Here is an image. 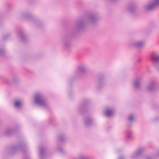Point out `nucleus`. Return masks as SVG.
Wrapping results in <instances>:
<instances>
[{"mask_svg":"<svg viewBox=\"0 0 159 159\" xmlns=\"http://www.w3.org/2000/svg\"><path fill=\"white\" fill-rule=\"evenodd\" d=\"M99 18V14L98 12H94L89 13L88 15L86 21L83 19H80L77 21L76 24V30L82 31L85 27L86 24L95 25L98 22Z\"/></svg>","mask_w":159,"mask_h":159,"instance_id":"f257e3e1","label":"nucleus"},{"mask_svg":"<svg viewBox=\"0 0 159 159\" xmlns=\"http://www.w3.org/2000/svg\"><path fill=\"white\" fill-rule=\"evenodd\" d=\"M27 149V146L25 143L23 141H20L16 145L11 146L8 149V152L10 154H13L19 151L24 153Z\"/></svg>","mask_w":159,"mask_h":159,"instance_id":"f03ea898","label":"nucleus"},{"mask_svg":"<svg viewBox=\"0 0 159 159\" xmlns=\"http://www.w3.org/2000/svg\"><path fill=\"white\" fill-rule=\"evenodd\" d=\"M76 25L74 29L71 33H67L62 37L61 41L62 43L66 47H68L71 44V39L74 35L78 32L76 30Z\"/></svg>","mask_w":159,"mask_h":159,"instance_id":"7ed1b4c3","label":"nucleus"},{"mask_svg":"<svg viewBox=\"0 0 159 159\" xmlns=\"http://www.w3.org/2000/svg\"><path fill=\"white\" fill-rule=\"evenodd\" d=\"M22 18L27 20H31L32 23L34 24L38 27L41 28L43 25L42 23L38 19L33 17L30 13L24 12L21 15Z\"/></svg>","mask_w":159,"mask_h":159,"instance_id":"20e7f679","label":"nucleus"},{"mask_svg":"<svg viewBox=\"0 0 159 159\" xmlns=\"http://www.w3.org/2000/svg\"><path fill=\"white\" fill-rule=\"evenodd\" d=\"M35 102L41 106L44 107H48L47 104L45 102V99L44 96L40 93H36L35 97Z\"/></svg>","mask_w":159,"mask_h":159,"instance_id":"39448f33","label":"nucleus"},{"mask_svg":"<svg viewBox=\"0 0 159 159\" xmlns=\"http://www.w3.org/2000/svg\"><path fill=\"white\" fill-rule=\"evenodd\" d=\"M151 58L153 66L159 72V55L157 53L153 52L151 54Z\"/></svg>","mask_w":159,"mask_h":159,"instance_id":"423d86ee","label":"nucleus"},{"mask_svg":"<svg viewBox=\"0 0 159 159\" xmlns=\"http://www.w3.org/2000/svg\"><path fill=\"white\" fill-rule=\"evenodd\" d=\"M88 102V100L84 99L82 102L81 105L78 108V112L82 114L84 113L86 111Z\"/></svg>","mask_w":159,"mask_h":159,"instance_id":"0eeeda50","label":"nucleus"},{"mask_svg":"<svg viewBox=\"0 0 159 159\" xmlns=\"http://www.w3.org/2000/svg\"><path fill=\"white\" fill-rule=\"evenodd\" d=\"M159 6V0H152L149 4L145 6V8L148 10L151 11Z\"/></svg>","mask_w":159,"mask_h":159,"instance_id":"6e6552de","label":"nucleus"},{"mask_svg":"<svg viewBox=\"0 0 159 159\" xmlns=\"http://www.w3.org/2000/svg\"><path fill=\"white\" fill-rule=\"evenodd\" d=\"M18 127V126L16 125L11 127L7 128L4 133V135L7 136H11L17 131Z\"/></svg>","mask_w":159,"mask_h":159,"instance_id":"1a4fd4ad","label":"nucleus"},{"mask_svg":"<svg viewBox=\"0 0 159 159\" xmlns=\"http://www.w3.org/2000/svg\"><path fill=\"white\" fill-rule=\"evenodd\" d=\"M145 150L146 148L144 147L139 148L131 155V157L134 158L140 157L142 155L143 152L145 151Z\"/></svg>","mask_w":159,"mask_h":159,"instance_id":"9d476101","label":"nucleus"},{"mask_svg":"<svg viewBox=\"0 0 159 159\" xmlns=\"http://www.w3.org/2000/svg\"><path fill=\"white\" fill-rule=\"evenodd\" d=\"M136 8V4L134 3H130L128 5L127 9L130 13L133 15H134L135 13V10Z\"/></svg>","mask_w":159,"mask_h":159,"instance_id":"9b49d317","label":"nucleus"},{"mask_svg":"<svg viewBox=\"0 0 159 159\" xmlns=\"http://www.w3.org/2000/svg\"><path fill=\"white\" fill-rule=\"evenodd\" d=\"M87 70V67L85 66H81L79 68L77 74L79 76H81L82 74H84L86 72Z\"/></svg>","mask_w":159,"mask_h":159,"instance_id":"f8f14e48","label":"nucleus"},{"mask_svg":"<svg viewBox=\"0 0 159 159\" xmlns=\"http://www.w3.org/2000/svg\"><path fill=\"white\" fill-rule=\"evenodd\" d=\"M145 44V41L143 40H139L134 42L133 45L137 48H141L143 47Z\"/></svg>","mask_w":159,"mask_h":159,"instance_id":"ddd939ff","label":"nucleus"},{"mask_svg":"<svg viewBox=\"0 0 159 159\" xmlns=\"http://www.w3.org/2000/svg\"><path fill=\"white\" fill-rule=\"evenodd\" d=\"M19 35L22 42L24 43L27 42L28 40V38L26 36L25 32L23 30H21L19 33Z\"/></svg>","mask_w":159,"mask_h":159,"instance_id":"4468645a","label":"nucleus"},{"mask_svg":"<svg viewBox=\"0 0 159 159\" xmlns=\"http://www.w3.org/2000/svg\"><path fill=\"white\" fill-rule=\"evenodd\" d=\"M104 79V77L102 76L99 77L98 79V85L97 88L98 90L100 89L104 85V83L103 82Z\"/></svg>","mask_w":159,"mask_h":159,"instance_id":"2eb2a0df","label":"nucleus"},{"mask_svg":"<svg viewBox=\"0 0 159 159\" xmlns=\"http://www.w3.org/2000/svg\"><path fill=\"white\" fill-rule=\"evenodd\" d=\"M84 125L85 127H89L91 125L93 120L90 117H86L84 120Z\"/></svg>","mask_w":159,"mask_h":159,"instance_id":"dca6fc26","label":"nucleus"},{"mask_svg":"<svg viewBox=\"0 0 159 159\" xmlns=\"http://www.w3.org/2000/svg\"><path fill=\"white\" fill-rule=\"evenodd\" d=\"M156 84L153 82L150 83L147 87V89L149 91H154L156 89Z\"/></svg>","mask_w":159,"mask_h":159,"instance_id":"f3484780","label":"nucleus"},{"mask_svg":"<svg viewBox=\"0 0 159 159\" xmlns=\"http://www.w3.org/2000/svg\"><path fill=\"white\" fill-rule=\"evenodd\" d=\"M133 85L135 89H139L141 86L140 79H135L134 81Z\"/></svg>","mask_w":159,"mask_h":159,"instance_id":"a211bd4d","label":"nucleus"},{"mask_svg":"<svg viewBox=\"0 0 159 159\" xmlns=\"http://www.w3.org/2000/svg\"><path fill=\"white\" fill-rule=\"evenodd\" d=\"M39 157L40 159H43L44 155V152H46V150L43 147H41L39 148Z\"/></svg>","mask_w":159,"mask_h":159,"instance_id":"6ab92c4d","label":"nucleus"},{"mask_svg":"<svg viewBox=\"0 0 159 159\" xmlns=\"http://www.w3.org/2000/svg\"><path fill=\"white\" fill-rule=\"evenodd\" d=\"M127 137L129 139H133L134 138L133 136V132L130 129H128L125 131Z\"/></svg>","mask_w":159,"mask_h":159,"instance_id":"aec40b11","label":"nucleus"},{"mask_svg":"<svg viewBox=\"0 0 159 159\" xmlns=\"http://www.w3.org/2000/svg\"><path fill=\"white\" fill-rule=\"evenodd\" d=\"M105 113L107 116L110 117L113 114V111L112 109H106L105 110Z\"/></svg>","mask_w":159,"mask_h":159,"instance_id":"412c9836","label":"nucleus"},{"mask_svg":"<svg viewBox=\"0 0 159 159\" xmlns=\"http://www.w3.org/2000/svg\"><path fill=\"white\" fill-rule=\"evenodd\" d=\"M57 150L59 153L61 155H64L66 153L65 151L61 147H59L57 148Z\"/></svg>","mask_w":159,"mask_h":159,"instance_id":"4be33fe9","label":"nucleus"},{"mask_svg":"<svg viewBox=\"0 0 159 159\" xmlns=\"http://www.w3.org/2000/svg\"><path fill=\"white\" fill-rule=\"evenodd\" d=\"M14 107L16 108H19L21 107L22 104L21 102L19 101H16L14 102Z\"/></svg>","mask_w":159,"mask_h":159,"instance_id":"5701e85b","label":"nucleus"},{"mask_svg":"<svg viewBox=\"0 0 159 159\" xmlns=\"http://www.w3.org/2000/svg\"><path fill=\"white\" fill-rule=\"evenodd\" d=\"M59 140L62 142H64L66 140V137L63 134H61L58 136Z\"/></svg>","mask_w":159,"mask_h":159,"instance_id":"b1692460","label":"nucleus"},{"mask_svg":"<svg viewBox=\"0 0 159 159\" xmlns=\"http://www.w3.org/2000/svg\"><path fill=\"white\" fill-rule=\"evenodd\" d=\"M127 119L129 122H131L134 120V118L132 115L131 114L128 116Z\"/></svg>","mask_w":159,"mask_h":159,"instance_id":"393cba45","label":"nucleus"},{"mask_svg":"<svg viewBox=\"0 0 159 159\" xmlns=\"http://www.w3.org/2000/svg\"><path fill=\"white\" fill-rule=\"evenodd\" d=\"M80 159H89L88 157L85 155H80L79 156Z\"/></svg>","mask_w":159,"mask_h":159,"instance_id":"a878e982","label":"nucleus"},{"mask_svg":"<svg viewBox=\"0 0 159 159\" xmlns=\"http://www.w3.org/2000/svg\"><path fill=\"white\" fill-rule=\"evenodd\" d=\"M5 51L4 49L0 48V55L3 56L5 53Z\"/></svg>","mask_w":159,"mask_h":159,"instance_id":"bb28decb","label":"nucleus"},{"mask_svg":"<svg viewBox=\"0 0 159 159\" xmlns=\"http://www.w3.org/2000/svg\"><path fill=\"white\" fill-rule=\"evenodd\" d=\"M12 80L15 83H16L19 81L18 78L16 77H14L12 78Z\"/></svg>","mask_w":159,"mask_h":159,"instance_id":"cd10ccee","label":"nucleus"},{"mask_svg":"<svg viewBox=\"0 0 159 159\" xmlns=\"http://www.w3.org/2000/svg\"><path fill=\"white\" fill-rule=\"evenodd\" d=\"M10 36V34H8L5 35L3 37V39L4 40L7 39Z\"/></svg>","mask_w":159,"mask_h":159,"instance_id":"c85d7f7f","label":"nucleus"},{"mask_svg":"<svg viewBox=\"0 0 159 159\" xmlns=\"http://www.w3.org/2000/svg\"><path fill=\"white\" fill-rule=\"evenodd\" d=\"M159 120V118L158 117H157L154 118L153 120V122L154 123L157 122Z\"/></svg>","mask_w":159,"mask_h":159,"instance_id":"c756f323","label":"nucleus"},{"mask_svg":"<svg viewBox=\"0 0 159 159\" xmlns=\"http://www.w3.org/2000/svg\"><path fill=\"white\" fill-rule=\"evenodd\" d=\"M117 159H125V157L121 155L118 157Z\"/></svg>","mask_w":159,"mask_h":159,"instance_id":"7c9ffc66","label":"nucleus"},{"mask_svg":"<svg viewBox=\"0 0 159 159\" xmlns=\"http://www.w3.org/2000/svg\"><path fill=\"white\" fill-rule=\"evenodd\" d=\"M127 126L129 127H130L132 126V124L130 123H128L127 124Z\"/></svg>","mask_w":159,"mask_h":159,"instance_id":"2f4dec72","label":"nucleus"},{"mask_svg":"<svg viewBox=\"0 0 159 159\" xmlns=\"http://www.w3.org/2000/svg\"><path fill=\"white\" fill-rule=\"evenodd\" d=\"M154 159V158L152 157H148L146 158V159Z\"/></svg>","mask_w":159,"mask_h":159,"instance_id":"473e14b6","label":"nucleus"},{"mask_svg":"<svg viewBox=\"0 0 159 159\" xmlns=\"http://www.w3.org/2000/svg\"><path fill=\"white\" fill-rule=\"evenodd\" d=\"M24 159H30V158L29 157H24Z\"/></svg>","mask_w":159,"mask_h":159,"instance_id":"72a5a7b5","label":"nucleus"},{"mask_svg":"<svg viewBox=\"0 0 159 159\" xmlns=\"http://www.w3.org/2000/svg\"><path fill=\"white\" fill-rule=\"evenodd\" d=\"M142 60L140 58H139L137 60V62H139L141 61Z\"/></svg>","mask_w":159,"mask_h":159,"instance_id":"f704fd0d","label":"nucleus"},{"mask_svg":"<svg viewBox=\"0 0 159 159\" xmlns=\"http://www.w3.org/2000/svg\"><path fill=\"white\" fill-rule=\"evenodd\" d=\"M157 157H159V150L158 151L157 153Z\"/></svg>","mask_w":159,"mask_h":159,"instance_id":"c9c22d12","label":"nucleus"},{"mask_svg":"<svg viewBox=\"0 0 159 159\" xmlns=\"http://www.w3.org/2000/svg\"><path fill=\"white\" fill-rule=\"evenodd\" d=\"M74 159H76L75 158H74Z\"/></svg>","mask_w":159,"mask_h":159,"instance_id":"e433bc0d","label":"nucleus"}]
</instances>
